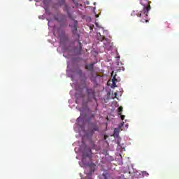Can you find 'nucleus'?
<instances>
[{
    "label": "nucleus",
    "instance_id": "obj_8",
    "mask_svg": "<svg viewBox=\"0 0 179 179\" xmlns=\"http://www.w3.org/2000/svg\"><path fill=\"white\" fill-rule=\"evenodd\" d=\"M117 76V73H115L112 79V83H113V87H117V82H118V80L116 78Z\"/></svg>",
    "mask_w": 179,
    "mask_h": 179
},
{
    "label": "nucleus",
    "instance_id": "obj_9",
    "mask_svg": "<svg viewBox=\"0 0 179 179\" xmlns=\"http://www.w3.org/2000/svg\"><path fill=\"white\" fill-rule=\"evenodd\" d=\"M96 78H97V74H93V72L91 73L90 80H91V82H96Z\"/></svg>",
    "mask_w": 179,
    "mask_h": 179
},
{
    "label": "nucleus",
    "instance_id": "obj_15",
    "mask_svg": "<svg viewBox=\"0 0 179 179\" xmlns=\"http://www.w3.org/2000/svg\"><path fill=\"white\" fill-rule=\"evenodd\" d=\"M76 6H79V3L75 0H72Z\"/></svg>",
    "mask_w": 179,
    "mask_h": 179
},
{
    "label": "nucleus",
    "instance_id": "obj_22",
    "mask_svg": "<svg viewBox=\"0 0 179 179\" xmlns=\"http://www.w3.org/2000/svg\"><path fill=\"white\" fill-rule=\"evenodd\" d=\"M76 103L78 104V100L76 101Z\"/></svg>",
    "mask_w": 179,
    "mask_h": 179
},
{
    "label": "nucleus",
    "instance_id": "obj_14",
    "mask_svg": "<svg viewBox=\"0 0 179 179\" xmlns=\"http://www.w3.org/2000/svg\"><path fill=\"white\" fill-rule=\"evenodd\" d=\"M143 176H144L145 177H148L149 176V173L146 171H143L142 172Z\"/></svg>",
    "mask_w": 179,
    "mask_h": 179
},
{
    "label": "nucleus",
    "instance_id": "obj_4",
    "mask_svg": "<svg viewBox=\"0 0 179 179\" xmlns=\"http://www.w3.org/2000/svg\"><path fill=\"white\" fill-rule=\"evenodd\" d=\"M86 94L89 100H95L97 101L96 99V89L94 87H87L86 89Z\"/></svg>",
    "mask_w": 179,
    "mask_h": 179
},
{
    "label": "nucleus",
    "instance_id": "obj_3",
    "mask_svg": "<svg viewBox=\"0 0 179 179\" xmlns=\"http://www.w3.org/2000/svg\"><path fill=\"white\" fill-rule=\"evenodd\" d=\"M69 27L72 28L73 37H74L75 40L78 43L79 50H82V43H80V41L79 40L80 35L78 34V21L73 20V25L70 24Z\"/></svg>",
    "mask_w": 179,
    "mask_h": 179
},
{
    "label": "nucleus",
    "instance_id": "obj_11",
    "mask_svg": "<svg viewBox=\"0 0 179 179\" xmlns=\"http://www.w3.org/2000/svg\"><path fill=\"white\" fill-rule=\"evenodd\" d=\"M123 108L122 106H120L117 109L118 115H121V113H122Z\"/></svg>",
    "mask_w": 179,
    "mask_h": 179
},
{
    "label": "nucleus",
    "instance_id": "obj_16",
    "mask_svg": "<svg viewBox=\"0 0 179 179\" xmlns=\"http://www.w3.org/2000/svg\"><path fill=\"white\" fill-rule=\"evenodd\" d=\"M120 115V118H121V120L123 121V120H124L125 119V115Z\"/></svg>",
    "mask_w": 179,
    "mask_h": 179
},
{
    "label": "nucleus",
    "instance_id": "obj_19",
    "mask_svg": "<svg viewBox=\"0 0 179 179\" xmlns=\"http://www.w3.org/2000/svg\"><path fill=\"white\" fill-rule=\"evenodd\" d=\"M113 75H114V71H112L111 76H113Z\"/></svg>",
    "mask_w": 179,
    "mask_h": 179
},
{
    "label": "nucleus",
    "instance_id": "obj_6",
    "mask_svg": "<svg viewBox=\"0 0 179 179\" xmlns=\"http://www.w3.org/2000/svg\"><path fill=\"white\" fill-rule=\"evenodd\" d=\"M76 74L78 75L80 78H81L82 80H83L84 82H86L87 78L85 76V73H83V71H82V69H78L76 71Z\"/></svg>",
    "mask_w": 179,
    "mask_h": 179
},
{
    "label": "nucleus",
    "instance_id": "obj_18",
    "mask_svg": "<svg viewBox=\"0 0 179 179\" xmlns=\"http://www.w3.org/2000/svg\"><path fill=\"white\" fill-rule=\"evenodd\" d=\"M145 23H148V22H149V20H145Z\"/></svg>",
    "mask_w": 179,
    "mask_h": 179
},
{
    "label": "nucleus",
    "instance_id": "obj_13",
    "mask_svg": "<svg viewBox=\"0 0 179 179\" xmlns=\"http://www.w3.org/2000/svg\"><path fill=\"white\" fill-rule=\"evenodd\" d=\"M114 134H120V129L119 128H115L114 129Z\"/></svg>",
    "mask_w": 179,
    "mask_h": 179
},
{
    "label": "nucleus",
    "instance_id": "obj_12",
    "mask_svg": "<svg viewBox=\"0 0 179 179\" xmlns=\"http://www.w3.org/2000/svg\"><path fill=\"white\" fill-rule=\"evenodd\" d=\"M59 5H64L65 4V0H58Z\"/></svg>",
    "mask_w": 179,
    "mask_h": 179
},
{
    "label": "nucleus",
    "instance_id": "obj_20",
    "mask_svg": "<svg viewBox=\"0 0 179 179\" xmlns=\"http://www.w3.org/2000/svg\"><path fill=\"white\" fill-rule=\"evenodd\" d=\"M86 4H87V5H89V1H86Z\"/></svg>",
    "mask_w": 179,
    "mask_h": 179
},
{
    "label": "nucleus",
    "instance_id": "obj_21",
    "mask_svg": "<svg viewBox=\"0 0 179 179\" xmlns=\"http://www.w3.org/2000/svg\"><path fill=\"white\" fill-rule=\"evenodd\" d=\"M96 17H99V15H96Z\"/></svg>",
    "mask_w": 179,
    "mask_h": 179
},
{
    "label": "nucleus",
    "instance_id": "obj_2",
    "mask_svg": "<svg viewBox=\"0 0 179 179\" xmlns=\"http://www.w3.org/2000/svg\"><path fill=\"white\" fill-rule=\"evenodd\" d=\"M86 157H92V149L87 148L85 150L84 152L83 153L82 162L85 166H88V167H90V169L94 170V169H96V164L93 162H86L85 161L86 160Z\"/></svg>",
    "mask_w": 179,
    "mask_h": 179
},
{
    "label": "nucleus",
    "instance_id": "obj_5",
    "mask_svg": "<svg viewBox=\"0 0 179 179\" xmlns=\"http://www.w3.org/2000/svg\"><path fill=\"white\" fill-rule=\"evenodd\" d=\"M55 20L59 22V23H62L60 24L61 27L63 26H66V15L63 14H57V15L54 16Z\"/></svg>",
    "mask_w": 179,
    "mask_h": 179
},
{
    "label": "nucleus",
    "instance_id": "obj_17",
    "mask_svg": "<svg viewBox=\"0 0 179 179\" xmlns=\"http://www.w3.org/2000/svg\"><path fill=\"white\" fill-rule=\"evenodd\" d=\"M104 38H106V37L102 36L101 38V41H103V40H104Z\"/></svg>",
    "mask_w": 179,
    "mask_h": 179
},
{
    "label": "nucleus",
    "instance_id": "obj_10",
    "mask_svg": "<svg viewBox=\"0 0 179 179\" xmlns=\"http://www.w3.org/2000/svg\"><path fill=\"white\" fill-rule=\"evenodd\" d=\"M91 127L92 128V131H99V127L95 123H92Z\"/></svg>",
    "mask_w": 179,
    "mask_h": 179
},
{
    "label": "nucleus",
    "instance_id": "obj_1",
    "mask_svg": "<svg viewBox=\"0 0 179 179\" xmlns=\"http://www.w3.org/2000/svg\"><path fill=\"white\" fill-rule=\"evenodd\" d=\"M141 5L143 6V10L140 11V13H137L136 15L138 17H148V13H149V10H150L151 7L149 3V1L148 0H141Z\"/></svg>",
    "mask_w": 179,
    "mask_h": 179
},
{
    "label": "nucleus",
    "instance_id": "obj_7",
    "mask_svg": "<svg viewBox=\"0 0 179 179\" xmlns=\"http://www.w3.org/2000/svg\"><path fill=\"white\" fill-rule=\"evenodd\" d=\"M85 69L87 71H90V72H93L94 71V63H91L90 64H86L85 65Z\"/></svg>",
    "mask_w": 179,
    "mask_h": 179
},
{
    "label": "nucleus",
    "instance_id": "obj_23",
    "mask_svg": "<svg viewBox=\"0 0 179 179\" xmlns=\"http://www.w3.org/2000/svg\"><path fill=\"white\" fill-rule=\"evenodd\" d=\"M141 22H143V20H141Z\"/></svg>",
    "mask_w": 179,
    "mask_h": 179
}]
</instances>
